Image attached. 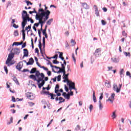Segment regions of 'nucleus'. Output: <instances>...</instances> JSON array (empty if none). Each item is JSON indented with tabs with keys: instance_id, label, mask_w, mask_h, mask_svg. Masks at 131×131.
I'll list each match as a JSON object with an SVG mask.
<instances>
[{
	"instance_id": "1",
	"label": "nucleus",
	"mask_w": 131,
	"mask_h": 131,
	"mask_svg": "<svg viewBox=\"0 0 131 131\" xmlns=\"http://www.w3.org/2000/svg\"><path fill=\"white\" fill-rule=\"evenodd\" d=\"M50 16V11L45 12L43 9L40 8L38 10V15H36V20H38L39 24L41 25L40 30L42 31V26L46 23V21L49 19Z\"/></svg>"
},
{
	"instance_id": "2",
	"label": "nucleus",
	"mask_w": 131,
	"mask_h": 131,
	"mask_svg": "<svg viewBox=\"0 0 131 131\" xmlns=\"http://www.w3.org/2000/svg\"><path fill=\"white\" fill-rule=\"evenodd\" d=\"M31 79H33L34 81H37V83L39 84L40 81L42 82L43 78H45V74L43 73H40L39 71H37L36 73V76L34 75H31L29 76Z\"/></svg>"
},
{
	"instance_id": "3",
	"label": "nucleus",
	"mask_w": 131,
	"mask_h": 131,
	"mask_svg": "<svg viewBox=\"0 0 131 131\" xmlns=\"http://www.w3.org/2000/svg\"><path fill=\"white\" fill-rule=\"evenodd\" d=\"M23 21L21 23L22 28H25L26 24H27V21L29 22L32 19L31 18L29 17V14L27 13V11L23 10L21 13Z\"/></svg>"
},
{
	"instance_id": "4",
	"label": "nucleus",
	"mask_w": 131,
	"mask_h": 131,
	"mask_svg": "<svg viewBox=\"0 0 131 131\" xmlns=\"http://www.w3.org/2000/svg\"><path fill=\"white\" fill-rule=\"evenodd\" d=\"M14 53L11 52L8 55V57L6 61V64L8 66V67H10V66H12V65H14V64H15V62L12 61L13 58H14Z\"/></svg>"
},
{
	"instance_id": "5",
	"label": "nucleus",
	"mask_w": 131,
	"mask_h": 131,
	"mask_svg": "<svg viewBox=\"0 0 131 131\" xmlns=\"http://www.w3.org/2000/svg\"><path fill=\"white\" fill-rule=\"evenodd\" d=\"M62 78H63V79H64L63 80V82H67L68 85H70V82H71V81H70L69 80H68V77L67 76H66V75H63Z\"/></svg>"
},
{
	"instance_id": "6",
	"label": "nucleus",
	"mask_w": 131,
	"mask_h": 131,
	"mask_svg": "<svg viewBox=\"0 0 131 131\" xmlns=\"http://www.w3.org/2000/svg\"><path fill=\"white\" fill-rule=\"evenodd\" d=\"M12 52H13L14 55H19L20 53H21V51L20 50V48H15L12 49V50L11 51V53Z\"/></svg>"
},
{
	"instance_id": "7",
	"label": "nucleus",
	"mask_w": 131,
	"mask_h": 131,
	"mask_svg": "<svg viewBox=\"0 0 131 131\" xmlns=\"http://www.w3.org/2000/svg\"><path fill=\"white\" fill-rule=\"evenodd\" d=\"M69 85V89L70 90V91H71V90H75V91H76V88H75V83L72 81H71L70 83V85Z\"/></svg>"
},
{
	"instance_id": "8",
	"label": "nucleus",
	"mask_w": 131,
	"mask_h": 131,
	"mask_svg": "<svg viewBox=\"0 0 131 131\" xmlns=\"http://www.w3.org/2000/svg\"><path fill=\"white\" fill-rule=\"evenodd\" d=\"M26 95L27 98L29 99L30 100H33V99H34V96L31 93L28 92Z\"/></svg>"
},
{
	"instance_id": "9",
	"label": "nucleus",
	"mask_w": 131,
	"mask_h": 131,
	"mask_svg": "<svg viewBox=\"0 0 131 131\" xmlns=\"http://www.w3.org/2000/svg\"><path fill=\"white\" fill-rule=\"evenodd\" d=\"M23 67V62L22 61H20L18 63H17V66H16V69L20 71L22 68Z\"/></svg>"
},
{
	"instance_id": "10",
	"label": "nucleus",
	"mask_w": 131,
	"mask_h": 131,
	"mask_svg": "<svg viewBox=\"0 0 131 131\" xmlns=\"http://www.w3.org/2000/svg\"><path fill=\"white\" fill-rule=\"evenodd\" d=\"M113 90L115 92H116V93H119L120 92V89H119L117 86V84H113Z\"/></svg>"
},
{
	"instance_id": "11",
	"label": "nucleus",
	"mask_w": 131,
	"mask_h": 131,
	"mask_svg": "<svg viewBox=\"0 0 131 131\" xmlns=\"http://www.w3.org/2000/svg\"><path fill=\"white\" fill-rule=\"evenodd\" d=\"M94 8L95 15H96L97 17H100V13H99V9H98V7H97L96 5H94Z\"/></svg>"
},
{
	"instance_id": "12",
	"label": "nucleus",
	"mask_w": 131,
	"mask_h": 131,
	"mask_svg": "<svg viewBox=\"0 0 131 131\" xmlns=\"http://www.w3.org/2000/svg\"><path fill=\"white\" fill-rule=\"evenodd\" d=\"M101 51H102L101 48H98L96 50L94 54L96 57H99V54L101 53Z\"/></svg>"
},
{
	"instance_id": "13",
	"label": "nucleus",
	"mask_w": 131,
	"mask_h": 131,
	"mask_svg": "<svg viewBox=\"0 0 131 131\" xmlns=\"http://www.w3.org/2000/svg\"><path fill=\"white\" fill-rule=\"evenodd\" d=\"M62 96L65 98V99H67L68 100H69L70 99V95L66 93V92H63L62 93Z\"/></svg>"
},
{
	"instance_id": "14",
	"label": "nucleus",
	"mask_w": 131,
	"mask_h": 131,
	"mask_svg": "<svg viewBox=\"0 0 131 131\" xmlns=\"http://www.w3.org/2000/svg\"><path fill=\"white\" fill-rule=\"evenodd\" d=\"M82 7L84 8V9H85L86 10H88L90 9V6L88 5V4L85 3H81Z\"/></svg>"
},
{
	"instance_id": "15",
	"label": "nucleus",
	"mask_w": 131,
	"mask_h": 131,
	"mask_svg": "<svg viewBox=\"0 0 131 131\" xmlns=\"http://www.w3.org/2000/svg\"><path fill=\"white\" fill-rule=\"evenodd\" d=\"M111 60L113 63H118L119 62V58L116 57H112Z\"/></svg>"
},
{
	"instance_id": "16",
	"label": "nucleus",
	"mask_w": 131,
	"mask_h": 131,
	"mask_svg": "<svg viewBox=\"0 0 131 131\" xmlns=\"http://www.w3.org/2000/svg\"><path fill=\"white\" fill-rule=\"evenodd\" d=\"M24 57H28V50L26 49H24L23 58H24Z\"/></svg>"
},
{
	"instance_id": "17",
	"label": "nucleus",
	"mask_w": 131,
	"mask_h": 131,
	"mask_svg": "<svg viewBox=\"0 0 131 131\" xmlns=\"http://www.w3.org/2000/svg\"><path fill=\"white\" fill-rule=\"evenodd\" d=\"M37 71H36V68H33L30 71V73H31V74H33L34 73H35V74H36V72H37Z\"/></svg>"
},
{
	"instance_id": "18",
	"label": "nucleus",
	"mask_w": 131,
	"mask_h": 131,
	"mask_svg": "<svg viewBox=\"0 0 131 131\" xmlns=\"http://www.w3.org/2000/svg\"><path fill=\"white\" fill-rule=\"evenodd\" d=\"M58 54H59V58L62 60V61H64V57H63V53L60 52L59 51L57 52Z\"/></svg>"
},
{
	"instance_id": "19",
	"label": "nucleus",
	"mask_w": 131,
	"mask_h": 131,
	"mask_svg": "<svg viewBox=\"0 0 131 131\" xmlns=\"http://www.w3.org/2000/svg\"><path fill=\"white\" fill-rule=\"evenodd\" d=\"M93 99L94 103L97 102V98L96 97V92H95V91H93Z\"/></svg>"
},
{
	"instance_id": "20",
	"label": "nucleus",
	"mask_w": 131,
	"mask_h": 131,
	"mask_svg": "<svg viewBox=\"0 0 131 131\" xmlns=\"http://www.w3.org/2000/svg\"><path fill=\"white\" fill-rule=\"evenodd\" d=\"M45 83H46V82L45 81V80H42L41 83H39L38 84L39 89H40L41 88V86H43Z\"/></svg>"
},
{
	"instance_id": "21",
	"label": "nucleus",
	"mask_w": 131,
	"mask_h": 131,
	"mask_svg": "<svg viewBox=\"0 0 131 131\" xmlns=\"http://www.w3.org/2000/svg\"><path fill=\"white\" fill-rule=\"evenodd\" d=\"M105 86H106V88H111V82L108 81H106L105 82Z\"/></svg>"
},
{
	"instance_id": "22",
	"label": "nucleus",
	"mask_w": 131,
	"mask_h": 131,
	"mask_svg": "<svg viewBox=\"0 0 131 131\" xmlns=\"http://www.w3.org/2000/svg\"><path fill=\"white\" fill-rule=\"evenodd\" d=\"M38 47H39V49L40 50V53L42 55L43 53H42V49H41V42H40V40L39 41Z\"/></svg>"
},
{
	"instance_id": "23",
	"label": "nucleus",
	"mask_w": 131,
	"mask_h": 131,
	"mask_svg": "<svg viewBox=\"0 0 131 131\" xmlns=\"http://www.w3.org/2000/svg\"><path fill=\"white\" fill-rule=\"evenodd\" d=\"M13 81H14V82H15V83H16V84H19V81H18V79H17V78L16 77V76H13Z\"/></svg>"
},
{
	"instance_id": "24",
	"label": "nucleus",
	"mask_w": 131,
	"mask_h": 131,
	"mask_svg": "<svg viewBox=\"0 0 131 131\" xmlns=\"http://www.w3.org/2000/svg\"><path fill=\"white\" fill-rule=\"evenodd\" d=\"M124 55L125 56V57H128L129 58H130V53L129 52H123Z\"/></svg>"
},
{
	"instance_id": "25",
	"label": "nucleus",
	"mask_w": 131,
	"mask_h": 131,
	"mask_svg": "<svg viewBox=\"0 0 131 131\" xmlns=\"http://www.w3.org/2000/svg\"><path fill=\"white\" fill-rule=\"evenodd\" d=\"M50 96H51V100H55V97L57 96V94H54L53 93H50Z\"/></svg>"
},
{
	"instance_id": "26",
	"label": "nucleus",
	"mask_w": 131,
	"mask_h": 131,
	"mask_svg": "<svg viewBox=\"0 0 131 131\" xmlns=\"http://www.w3.org/2000/svg\"><path fill=\"white\" fill-rule=\"evenodd\" d=\"M59 100L60 101L59 104H61V103H64V102H65V99H63L61 97L59 98Z\"/></svg>"
},
{
	"instance_id": "27",
	"label": "nucleus",
	"mask_w": 131,
	"mask_h": 131,
	"mask_svg": "<svg viewBox=\"0 0 131 131\" xmlns=\"http://www.w3.org/2000/svg\"><path fill=\"white\" fill-rule=\"evenodd\" d=\"M53 18H51L49 20H48L47 21V25H51V24L52 23V22H53Z\"/></svg>"
},
{
	"instance_id": "28",
	"label": "nucleus",
	"mask_w": 131,
	"mask_h": 131,
	"mask_svg": "<svg viewBox=\"0 0 131 131\" xmlns=\"http://www.w3.org/2000/svg\"><path fill=\"white\" fill-rule=\"evenodd\" d=\"M71 46L73 47V46H75V45H76V42H75L74 40H73V39H72L71 40Z\"/></svg>"
},
{
	"instance_id": "29",
	"label": "nucleus",
	"mask_w": 131,
	"mask_h": 131,
	"mask_svg": "<svg viewBox=\"0 0 131 131\" xmlns=\"http://www.w3.org/2000/svg\"><path fill=\"white\" fill-rule=\"evenodd\" d=\"M42 93L43 94V95H49L50 96V95L51 94V93H50V92L49 91H45V90H42Z\"/></svg>"
},
{
	"instance_id": "30",
	"label": "nucleus",
	"mask_w": 131,
	"mask_h": 131,
	"mask_svg": "<svg viewBox=\"0 0 131 131\" xmlns=\"http://www.w3.org/2000/svg\"><path fill=\"white\" fill-rule=\"evenodd\" d=\"M13 34L14 36H18V35H19V33L18 32V30L14 31Z\"/></svg>"
},
{
	"instance_id": "31",
	"label": "nucleus",
	"mask_w": 131,
	"mask_h": 131,
	"mask_svg": "<svg viewBox=\"0 0 131 131\" xmlns=\"http://www.w3.org/2000/svg\"><path fill=\"white\" fill-rule=\"evenodd\" d=\"M29 62H30L32 65L33 64V63H34V60L33 59V58H32V57L29 59Z\"/></svg>"
},
{
	"instance_id": "32",
	"label": "nucleus",
	"mask_w": 131,
	"mask_h": 131,
	"mask_svg": "<svg viewBox=\"0 0 131 131\" xmlns=\"http://www.w3.org/2000/svg\"><path fill=\"white\" fill-rule=\"evenodd\" d=\"M50 85H48V87L47 88H45V87H43L42 88V91H45V90H47V91H50Z\"/></svg>"
},
{
	"instance_id": "33",
	"label": "nucleus",
	"mask_w": 131,
	"mask_h": 131,
	"mask_svg": "<svg viewBox=\"0 0 131 131\" xmlns=\"http://www.w3.org/2000/svg\"><path fill=\"white\" fill-rule=\"evenodd\" d=\"M44 6L45 7V10H43V11L45 12H47V11H49L50 15L51 14V11H50V10H48V7H47V6L46 5H45Z\"/></svg>"
},
{
	"instance_id": "34",
	"label": "nucleus",
	"mask_w": 131,
	"mask_h": 131,
	"mask_svg": "<svg viewBox=\"0 0 131 131\" xmlns=\"http://www.w3.org/2000/svg\"><path fill=\"white\" fill-rule=\"evenodd\" d=\"M120 74L121 75V77H123V69H122L120 71Z\"/></svg>"
},
{
	"instance_id": "35",
	"label": "nucleus",
	"mask_w": 131,
	"mask_h": 131,
	"mask_svg": "<svg viewBox=\"0 0 131 131\" xmlns=\"http://www.w3.org/2000/svg\"><path fill=\"white\" fill-rule=\"evenodd\" d=\"M41 30L38 29V35H39V37H40V38L41 39V35L40 34H41Z\"/></svg>"
},
{
	"instance_id": "36",
	"label": "nucleus",
	"mask_w": 131,
	"mask_h": 131,
	"mask_svg": "<svg viewBox=\"0 0 131 131\" xmlns=\"http://www.w3.org/2000/svg\"><path fill=\"white\" fill-rule=\"evenodd\" d=\"M112 117L113 119H114L115 118H116V115H115V111L113 113Z\"/></svg>"
},
{
	"instance_id": "37",
	"label": "nucleus",
	"mask_w": 131,
	"mask_h": 131,
	"mask_svg": "<svg viewBox=\"0 0 131 131\" xmlns=\"http://www.w3.org/2000/svg\"><path fill=\"white\" fill-rule=\"evenodd\" d=\"M79 129H80V126L79 125H77L75 127V130H79Z\"/></svg>"
},
{
	"instance_id": "38",
	"label": "nucleus",
	"mask_w": 131,
	"mask_h": 131,
	"mask_svg": "<svg viewBox=\"0 0 131 131\" xmlns=\"http://www.w3.org/2000/svg\"><path fill=\"white\" fill-rule=\"evenodd\" d=\"M14 46H19V42H14L12 44V47Z\"/></svg>"
},
{
	"instance_id": "39",
	"label": "nucleus",
	"mask_w": 131,
	"mask_h": 131,
	"mask_svg": "<svg viewBox=\"0 0 131 131\" xmlns=\"http://www.w3.org/2000/svg\"><path fill=\"white\" fill-rule=\"evenodd\" d=\"M25 30L24 28H23V30H21V32L23 33V36H26V34H25Z\"/></svg>"
},
{
	"instance_id": "40",
	"label": "nucleus",
	"mask_w": 131,
	"mask_h": 131,
	"mask_svg": "<svg viewBox=\"0 0 131 131\" xmlns=\"http://www.w3.org/2000/svg\"><path fill=\"white\" fill-rule=\"evenodd\" d=\"M4 70H5L6 74H8V68H7V66H4Z\"/></svg>"
},
{
	"instance_id": "41",
	"label": "nucleus",
	"mask_w": 131,
	"mask_h": 131,
	"mask_svg": "<svg viewBox=\"0 0 131 131\" xmlns=\"http://www.w3.org/2000/svg\"><path fill=\"white\" fill-rule=\"evenodd\" d=\"M25 2L26 3L27 6H29V4L30 5H32V3L31 2H30V1L26 0Z\"/></svg>"
},
{
	"instance_id": "42",
	"label": "nucleus",
	"mask_w": 131,
	"mask_h": 131,
	"mask_svg": "<svg viewBox=\"0 0 131 131\" xmlns=\"http://www.w3.org/2000/svg\"><path fill=\"white\" fill-rule=\"evenodd\" d=\"M114 97H115V94L113 93L112 94L110 98L114 101Z\"/></svg>"
},
{
	"instance_id": "43",
	"label": "nucleus",
	"mask_w": 131,
	"mask_h": 131,
	"mask_svg": "<svg viewBox=\"0 0 131 131\" xmlns=\"http://www.w3.org/2000/svg\"><path fill=\"white\" fill-rule=\"evenodd\" d=\"M28 104H29V106H30V107H32V106H34L35 104L34 103H33V102H28Z\"/></svg>"
},
{
	"instance_id": "44",
	"label": "nucleus",
	"mask_w": 131,
	"mask_h": 131,
	"mask_svg": "<svg viewBox=\"0 0 131 131\" xmlns=\"http://www.w3.org/2000/svg\"><path fill=\"white\" fill-rule=\"evenodd\" d=\"M41 68H42V69H43V70H45V71H49V69L45 67L44 66H42L41 67Z\"/></svg>"
},
{
	"instance_id": "45",
	"label": "nucleus",
	"mask_w": 131,
	"mask_h": 131,
	"mask_svg": "<svg viewBox=\"0 0 131 131\" xmlns=\"http://www.w3.org/2000/svg\"><path fill=\"white\" fill-rule=\"evenodd\" d=\"M53 64H59V62L58 60H53Z\"/></svg>"
},
{
	"instance_id": "46",
	"label": "nucleus",
	"mask_w": 131,
	"mask_h": 131,
	"mask_svg": "<svg viewBox=\"0 0 131 131\" xmlns=\"http://www.w3.org/2000/svg\"><path fill=\"white\" fill-rule=\"evenodd\" d=\"M61 75H59L58 76H57V81H61Z\"/></svg>"
},
{
	"instance_id": "47",
	"label": "nucleus",
	"mask_w": 131,
	"mask_h": 131,
	"mask_svg": "<svg viewBox=\"0 0 131 131\" xmlns=\"http://www.w3.org/2000/svg\"><path fill=\"white\" fill-rule=\"evenodd\" d=\"M108 101H111V102L112 103V104L113 103V99H111L110 97L106 100V102H108Z\"/></svg>"
},
{
	"instance_id": "48",
	"label": "nucleus",
	"mask_w": 131,
	"mask_h": 131,
	"mask_svg": "<svg viewBox=\"0 0 131 131\" xmlns=\"http://www.w3.org/2000/svg\"><path fill=\"white\" fill-rule=\"evenodd\" d=\"M49 63H48V65H50L51 67H52V68H54V66H53L52 64V62L51 61H50V60H48Z\"/></svg>"
},
{
	"instance_id": "49",
	"label": "nucleus",
	"mask_w": 131,
	"mask_h": 131,
	"mask_svg": "<svg viewBox=\"0 0 131 131\" xmlns=\"http://www.w3.org/2000/svg\"><path fill=\"white\" fill-rule=\"evenodd\" d=\"M42 31V34L43 35H46L47 34V30H46V29H44Z\"/></svg>"
},
{
	"instance_id": "50",
	"label": "nucleus",
	"mask_w": 131,
	"mask_h": 131,
	"mask_svg": "<svg viewBox=\"0 0 131 131\" xmlns=\"http://www.w3.org/2000/svg\"><path fill=\"white\" fill-rule=\"evenodd\" d=\"M52 59H58V54H55L53 57H51Z\"/></svg>"
},
{
	"instance_id": "51",
	"label": "nucleus",
	"mask_w": 131,
	"mask_h": 131,
	"mask_svg": "<svg viewBox=\"0 0 131 131\" xmlns=\"http://www.w3.org/2000/svg\"><path fill=\"white\" fill-rule=\"evenodd\" d=\"M39 24H39V22H38V23H35V24H34V26L35 27H38V26H39Z\"/></svg>"
},
{
	"instance_id": "52",
	"label": "nucleus",
	"mask_w": 131,
	"mask_h": 131,
	"mask_svg": "<svg viewBox=\"0 0 131 131\" xmlns=\"http://www.w3.org/2000/svg\"><path fill=\"white\" fill-rule=\"evenodd\" d=\"M93 108H94V106L92 104H91L89 107L90 112H92V110H93Z\"/></svg>"
},
{
	"instance_id": "53",
	"label": "nucleus",
	"mask_w": 131,
	"mask_h": 131,
	"mask_svg": "<svg viewBox=\"0 0 131 131\" xmlns=\"http://www.w3.org/2000/svg\"><path fill=\"white\" fill-rule=\"evenodd\" d=\"M61 67L60 69H61V70H65V66H64V64H61Z\"/></svg>"
},
{
	"instance_id": "54",
	"label": "nucleus",
	"mask_w": 131,
	"mask_h": 131,
	"mask_svg": "<svg viewBox=\"0 0 131 131\" xmlns=\"http://www.w3.org/2000/svg\"><path fill=\"white\" fill-rule=\"evenodd\" d=\"M13 27H14V28H18L19 26L16 25L15 24H13Z\"/></svg>"
},
{
	"instance_id": "55",
	"label": "nucleus",
	"mask_w": 131,
	"mask_h": 131,
	"mask_svg": "<svg viewBox=\"0 0 131 131\" xmlns=\"http://www.w3.org/2000/svg\"><path fill=\"white\" fill-rule=\"evenodd\" d=\"M47 74L48 76H51V75H52V72H51L50 71H48L47 72Z\"/></svg>"
},
{
	"instance_id": "56",
	"label": "nucleus",
	"mask_w": 131,
	"mask_h": 131,
	"mask_svg": "<svg viewBox=\"0 0 131 131\" xmlns=\"http://www.w3.org/2000/svg\"><path fill=\"white\" fill-rule=\"evenodd\" d=\"M25 47H26V42H24L22 46H21V49H24V48H25Z\"/></svg>"
},
{
	"instance_id": "57",
	"label": "nucleus",
	"mask_w": 131,
	"mask_h": 131,
	"mask_svg": "<svg viewBox=\"0 0 131 131\" xmlns=\"http://www.w3.org/2000/svg\"><path fill=\"white\" fill-rule=\"evenodd\" d=\"M10 20H12V22H11V24H14L15 20V19H13L12 17H10Z\"/></svg>"
},
{
	"instance_id": "58",
	"label": "nucleus",
	"mask_w": 131,
	"mask_h": 131,
	"mask_svg": "<svg viewBox=\"0 0 131 131\" xmlns=\"http://www.w3.org/2000/svg\"><path fill=\"white\" fill-rule=\"evenodd\" d=\"M103 93H100V96L99 97V100H102V99H103Z\"/></svg>"
},
{
	"instance_id": "59",
	"label": "nucleus",
	"mask_w": 131,
	"mask_h": 131,
	"mask_svg": "<svg viewBox=\"0 0 131 131\" xmlns=\"http://www.w3.org/2000/svg\"><path fill=\"white\" fill-rule=\"evenodd\" d=\"M22 72H29V70L25 69L22 71Z\"/></svg>"
},
{
	"instance_id": "60",
	"label": "nucleus",
	"mask_w": 131,
	"mask_h": 131,
	"mask_svg": "<svg viewBox=\"0 0 131 131\" xmlns=\"http://www.w3.org/2000/svg\"><path fill=\"white\" fill-rule=\"evenodd\" d=\"M101 23L102 25H106V21L104 20H101Z\"/></svg>"
},
{
	"instance_id": "61",
	"label": "nucleus",
	"mask_w": 131,
	"mask_h": 131,
	"mask_svg": "<svg viewBox=\"0 0 131 131\" xmlns=\"http://www.w3.org/2000/svg\"><path fill=\"white\" fill-rule=\"evenodd\" d=\"M32 13H35V14H36V16L37 15H38V13H37V12L36 11H35V8H34V10L32 11Z\"/></svg>"
},
{
	"instance_id": "62",
	"label": "nucleus",
	"mask_w": 131,
	"mask_h": 131,
	"mask_svg": "<svg viewBox=\"0 0 131 131\" xmlns=\"http://www.w3.org/2000/svg\"><path fill=\"white\" fill-rule=\"evenodd\" d=\"M99 107L100 110H102V109H103V105H102V104H99Z\"/></svg>"
},
{
	"instance_id": "63",
	"label": "nucleus",
	"mask_w": 131,
	"mask_h": 131,
	"mask_svg": "<svg viewBox=\"0 0 131 131\" xmlns=\"http://www.w3.org/2000/svg\"><path fill=\"white\" fill-rule=\"evenodd\" d=\"M64 89L66 90V92H68V91H69V89H68V87H67L66 85H64Z\"/></svg>"
},
{
	"instance_id": "64",
	"label": "nucleus",
	"mask_w": 131,
	"mask_h": 131,
	"mask_svg": "<svg viewBox=\"0 0 131 131\" xmlns=\"http://www.w3.org/2000/svg\"><path fill=\"white\" fill-rule=\"evenodd\" d=\"M122 35L123 36H126V33H125V31L122 32Z\"/></svg>"
}]
</instances>
